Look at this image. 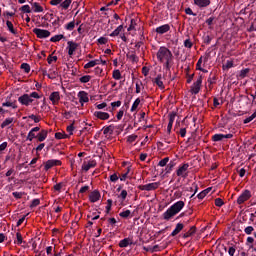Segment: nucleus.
Segmentation results:
<instances>
[{"mask_svg": "<svg viewBox=\"0 0 256 256\" xmlns=\"http://www.w3.org/2000/svg\"><path fill=\"white\" fill-rule=\"evenodd\" d=\"M185 207V202L183 200L175 202L171 207H169L164 213H163V219L165 221H169L170 219H173L175 215L178 213H181V210Z\"/></svg>", "mask_w": 256, "mask_h": 256, "instance_id": "1", "label": "nucleus"}, {"mask_svg": "<svg viewBox=\"0 0 256 256\" xmlns=\"http://www.w3.org/2000/svg\"><path fill=\"white\" fill-rule=\"evenodd\" d=\"M156 57L158 61H160V63H163L164 61L173 59V53L171 52V50H169V48L161 46L156 53Z\"/></svg>", "mask_w": 256, "mask_h": 256, "instance_id": "2", "label": "nucleus"}, {"mask_svg": "<svg viewBox=\"0 0 256 256\" xmlns=\"http://www.w3.org/2000/svg\"><path fill=\"white\" fill-rule=\"evenodd\" d=\"M251 197H253V194L250 192V190L245 189L238 196L236 203L238 205H243V203H246V201H249V199H251Z\"/></svg>", "mask_w": 256, "mask_h": 256, "instance_id": "3", "label": "nucleus"}, {"mask_svg": "<svg viewBox=\"0 0 256 256\" xmlns=\"http://www.w3.org/2000/svg\"><path fill=\"white\" fill-rule=\"evenodd\" d=\"M33 34L38 37V39H47V37H51V32L49 30L34 28Z\"/></svg>", "mask_w": 256, "mask_h": 256, "instance_id": "4", "label": "nucleus"}, {"mask_svg": "<svg viewBox=\"0 0 256 256\" xmlns=\"http://www.w3.org/2000/svg\"><path fill=\"white\" fill-rule=\"evenodd\" d=\"M188 169H189V163H185L182 166H179V168L176 171L177 177H182L183 179H187L189 175L187 173Z\"/></svg>", "mask_w": 256, "mask_h": 256, "instance_id": "5", "label": "nucleus"}, {"mask_svg": "<svg viewBox=\"0 0 256 256\" xmlns=\"http://www.w3.org/2000/svg\"><path fill=\"white\" fill-rule=\"evenodd\" d=\"M159 185V182H153L145 185H139L138 189H140V191H155V189H159Z\"/></svg>", "mask_w": 256, "mask_h": 256, "instance_id": "6", "label": "nucleus"}, {"mask_svg": "<svg viewBox=\"0 0 256 256\" xmlns=\"http://www.w3.org/2000/svg\"><path fill=\"white\" fill-rule=\"evenodd\" d=\"M203 83V77L199 76L196 82L191 86L192 95H197L201 91V85Z\"/></svg>", "mask_w": 256, "mask_h": 256, "instance_id": "7", "label": "nucleus"}, {"mask_svg": "<svg viewBox=\"0 0 256 256\" xmlns=\"http://www.w3.org/2000/svg\"><path fill=\"white\" fill-rule=\"evenodd\" d=\"M67 45L68 46L66 49L68 50V55L69 57H73V55H75V52L79 48V44L74 41H68Z\"/></svg>", "mask_w": 256, "mask_h": 256, "instance_id": "8", "label": "nucleus"}, {"mask_svg": "<svg viewBox=\"0 0 256 256\" xmlns=\"http://www.w3.org/2000/svg\"><path fill=\"white\" fill-rule=\"evenodd\" d=\"M61 166V160H47L44 165L45 171H49V169H53V167H58Z\"/></svg>", "mask_w": 256, "mask_h": 256, "instance_id": "9", "label": "nucleus"}, {"mask_svg": "<svg viewBox=\"0 0 256 256\" xmlns=\"http://www.w3.org/2000/svg\"><path fill=\"white\" fill-rule=\"evenodd\" d=\"M18 102L21 103L22 105H25V107H29V105L33 103V98H31L29 94H23L18 98Z\"/></svg>", "mask_w": 256, "mask_h": 256, "instance_id": "10", "label": "nucleus"}, {"mask_svg": "<svg viewBox=\"0 0 256 256\" xmlns=\"http://www.w3.org/2000/svg\"><path fill=\"white\" fill-rule=\"evenodd\" d=\"M39 131H41L39 126L32 128L27 135L26 141H33L34 139H37L36 133H39Z\"/></svg>", "mask_w": 256, "mask_h": 256, "instance_id": "11", "label": "nucleus"}, {"mask_svg": "<svg viewBox=\"0 0 256 256\" xmlns=\"http://www.w3.org/2000/svg\"><path fill=\"white\" fill-rule=\"evenodd\" d=\"M97 167V160H89L88 162H83L82 169L83 171H89V169H93Z\"/></svg>", "mask_w": 256, "mask_h": 256, "instance_id": "12", "label": "nucleus"}, {"mask_svg": "<svg viewBox=\"0 0 256 256\" xmlns=\"http://www.w3.org/2000/svg\"><path fill=\"white\" fill-rule=\"evenodd\" d=\"M223 139H233V134H214L212 136V141L219 142Z\"/></svg>", "mask_w": 256, "mask_h": 256, "instance_id": "13", "label": "nucleus"}, {"mask_svg": "<svg viewBox=\"0 0 256 256\" xmlns=\"http://www.w3.org/2000/svg\"><path fill=\"white\" fill-rule=\"evenodd\" d=\"M169 31H171V26L169 24H164L155 29V32L158 35H165V33H169Z\"/></svg>", "mask_w": 256, "mask_h": 256, "instance_id": "14", "label": "nucleus"}, {"mask_svg": "<svg viewBox=\"0 0 256 256\" xmlns=\"http://www.w3.org/2000/svg\"><path fill=\"white\" fill-rule=\"evenodd\" d=\"M49 99L53 105H59V101H61V94L58 91L52 92Z\"/></svg>", "mask_w": 256, "mask_h": 256, "instance_id": "15", "label": "nucleus"}, {"mask_svg": "<svg viewBox=\"0 0 256 256\" xmlns=\"http://www.w3.org/2000/svg\"><path fill=\"white\" fill-rule=\"evenodd\" d=\"M101 199V193L98 190H94L89 195V201L91 203H97Z\"/></svg>", "mask_w": 256, "mask_h": 256, "instance_id": "16", "label": "nucleus"}, {"mask_svg": "<svg viewBox=\"0 0 256 256\" xmlns=\"http://www.w3.org/2000/svg\"><path fill=\"white\" fill-rule=\"evenodd\" d=\"M194 5L200 9H205V7H209V5H211V0H194Z\"/></svg>", "mask_w": 256, "mask_h": 256, "instance_id": "17", "label": "nucleus"}, {"mask_svg": "<svg viewBox=\"0 0 256 256\" xmlns=\"http://www.w3.org/2000/svg\"><path fill=\"white\" fill-rule=\"evenodd\" d=\"M94 117H97V119H100L101 121H107V119H109L110 115L107 112L95 111Z\"/></svg>", "mask_w": 256, "mask_h": 256, "instance_id": "18", "label": "nucleus"}, {"mask_svg": "<svg viewBox=\"0 0 256 256\" xmlns=\"http://www.w3.org/2000/svg\"><path fill=\"white\" fill-rule=\"evenodd\" d=\"M78 98L81 105H83V103H89V96H87V92L85 91H80L78 93Z\"/></svg>", "mask_w": 256, "mask_h": 256, "instance_id": "19", "label": "nucleus"}, {"mask_svg": "<svg viewBox=\"0 0 256 256\" xmlns=\"http://www.w3.org/2000/svg\"><path fill=\"white\" fill-rule=\"evenodd\" d=\"M48 131L43 129L41 130L37 135H36V139H38L39 143H43V141H45V139H47V135H48Z\"/></svg>", "mask_w": 256, "mask_h": 256, "instance_id": "20", "label": "nucleus"}, {"mask_svg": "<svg viewBox=\"0 0 256 256\" xmlns=\"http://www.w3.org/2000/svg\"><path fill=\"white\" fill-rule=\"evenodd\" d=\"M129 245H133V240L131 238H124L119 242V247H121V249L129 247Z\"/></svg>", "mask_w": 256, "mask_h": 256, "instance_id": "21", "label": "nucleus"}, {"mask_svg": "<svg viewBox=\"0 0 256 256\" xmlns=\"http://www.w3.org/2000/svg\"><path fill=\"white\" fill-rule=\"evenodd\" d=\"M185 225L183 223H178L175 227V229L170 234V237H176V235H179L180 231H183Z\"/></svg>", "mask_w": 256, "mask_h": 256, "instance_id": "22", "label": "nucleus"}, {"mask_svg": "<svg viewBox=\"0 0 256 256\" xmlns=\"http://www.w3.org/2000/svg\"><path fill=\"white\" fill-rule=\"evenodd\" d=\"M197 233V227L192 226L186 233L183 234V239H189V237H193Z\"/></svg>", "mask_w": 256, "mask_h": 256, "instance_id": "23", "label": "nucleus"}, {"mask_svg": "<svg viewBox=\"0 0 256 256\" xmlns=\"http://www.w3.org/2000/svg\"><path fill=\"white\" fill-rule=\"evenodd\" d=\"M175 165H177V162H175V160H172L168 164H166V168H165L166 175L171 173V171H173V169L175 168Z\"/></svg>", "mask_w": 256, "mask_h": 256, "instance_id": "24", "label": "nucleus"}, {"mask_svg": "<svg viewBox=\"0 0 256 256\" xmlns=\"http://www.w3.org/2000/svg\"><path fill=\"white\" fill-rule=\"evenodd\" d=\"M163 77L161 74H158L157 77L154 80V83L159 87V89H165V85L163 84V81L161 80Z\"/></svg>", "mask_w": 256, "mask_h": 256, "instance_id": "25", "label": "nucleus"}, {"mask_svg": "<svg viewBox=\"0 0 256 256\" xmlns=\"http://www.w3.org/2000/svg\"><path fill=\"white\" fill-rule=\"evenodd\" d=\"M32 9L34 13H43V8L39 2L32 3Z\"/></svg>", "mask_w": 256, "mask_h": 256, "instance_id": "26", "label": "nucleus"}, {"mask_svg": "<svg viewBox=\"0 0 256 256\" xmlns=\"http://www.w3.org/2000/svg\"><path fill=\"white\" fill-rule=\"evenodd\" d=\"M127 59H130L132 63H137L139 61V57L135 55V51L126 54Z\"/></svg>", "mask_w": 256, "mask_h": 256, "instance_id": "27", "label": "nucleus"}, {"mask_svg": "<svg viewBox=\"0 0 256 256\" xmlns=\"http://www.w3.org/2000/svg\"><path fill=\"white\" fill-rule=\"evenodd\" d=\"M15 121V118H6L2 123H1V129H5V127H9Z\"/></svg>", "mask_w": 256, "mask_h": 256, "instance_id": "28", "label": "nucleus"}, {"mask_svg": "<svg viewBox=\"0 0 256 256\" xmlns=\"http://www.w3.org/2000/svg\"><path fill=\"white\" fill-rule=\"evenodd\" d=\"M217 82V74L211 72L209 77H208V83L209 85H214V83Z\"/></svg>", "mask_w": 256, "mask_h": 256, "instance_id": "29", "label": "nucleus"}, {"mask_svg": "<svg viewBox=\"0 0 256 256\" xmlns=\"http://www.w3.org/2000/svg\"><path fill=\"white\" fill-rule=\"evenodd\" d=\"M6 25L8 27V31H10V33H12L13 35H17V30H15V28L13 27L12 21L7 20Z\"/></svg>", "mask_w": 256, "mask_h": 256, "instance_id": "30", "label": "nucleus"}, {"mask_svg": "<svg viewBox=\"0 0 256 256\" xmlns=\"http://www.w3.org/2000/svg\"><path fill=\"white\" fill-rule=\"evenodd\" d=\"M121 31H123V25H119V26L110 34V37H118V35L121 34Z\"/></svg>", "mask_w": 256, "mask_h": 256, "instance_id": "31", "label": "nucleus"}, {"mask_svg": "<svg viewBox=\"0 0 256 256\" xmlns=\"http://www.w3.org/2000/svg\"><path fill=\"white\" fill-rule=\"evenodd\" d=\"M249 71H251L249 68L242 69L238 75L239 79H245L249 75Z\"/></svg>", "mask_w": 256, "mask_h": 256, "instance_id": "32", "label": "nucleus"}, {"mask_svg": "<svg viewBox=\"0 0 256 256\" xmlns=\"http://www.w3.org/2000/svg\"><path fill=\"white\" fill-rule=\"evenodd\" d=\"M61 39H65V36L63 34H58L50 38L51 43H57L61 41Z\"/></svg>", "mask_w": 256, "mask_h": 256, "instance_id": "33", "label": "nucleus"}, {"mask_svg": "<svg viewBox=\"0 0 256 256\" xmlns=\"http://www.w3.org/2000/svg\"><path fill=\"white\" fill-rule=\"evenodd\" d=\"M140 103H141V99H140V98H137V99L133 102L132 107H131V109H130L131 113H133L134 111H137V108L139 107Z\"/></svg>", "mask_w": 256, "mask_h": 256, "instance_id": "34", "label": "nucleus"}, {"mask_svg": "<svg viewBox=\"0 0 256 256\" xmlns=\"http://www.w3.org/2000/svg\"><path fill=\"white\" fill-rule=\"evenodd\" d=\"M71 3H73V0H65L64 2H61L60 7L62 9L67 10V9H69Z\"/></svg>", "mask_w": 256, "mask_h": 256, "instance_id": "35", "label": "nucleus"}, {"mask_svg": "<svg viewBox=\"0 0 256 256\" xmlns=\"http://www.w3.org/2000/svg\"><path fill=\"white\" fill-rule=\"evenodd\" d=\"M104 135H113V125L107 126L103 128Z\"/></svg>", "mask_w": 256, "mask_h": 256, "instance_id": "36", "label": "nucleus"}, {"mask_svg": "<svg viewBox=\"0 0 256 256\" xmlns=\"http://www.w3.org/2000/svg\"><path fill=\"white\" fill-rule=\"evenodd\" d=\"M112 77L116 81H119L121 79V71L119 69L114 70L113 73H112Z\"/></svg>", "mask_w": 256, "mask_h": 256, "instance_id": "37", "label": "nucleus"}, {"mask_svg": "<svg viewBox=\"0 0 256 256\" xmlns=\"http://www.w3.org/2000/svg\"><path fill=\"white\" fill-rule=\"evenodd\" d=\"M120 217H122V219H128V217L131 216V210H124L122 212H120Z\"/></svg>", "mask_w": 256, "mask_h": 256, "instance_id": "38", "label": "nucleus"}, {"mask_svg": "<svg viewBox=\"0 0 256 256\" xmlns=\"http://www.w3.org/2000/svg\"><path fill=\"white\" fill-rule=\"evenodd\" d=\"M16 243H17V245H22V243H27V242H25V241H23V236L20 234V232H17L16 233Z\"/></svg>", "mask_w": 256, "mask_h": 256, "instance_id": "39", "label": "nucleus"}, {"mask_svg": "<svg viewBox=\"0 0 256 256\" xmlns=\"http://www.w3.org/2000/svg\"><path fill=\"white\" fill-rule=\"evenodd\" d=\"M209 191H211V188H208V189L203 190L202 192H200L197 195L198 199H205V197H207V193H209Z\"/></svg>", "mask_w": 256, "mask_h": 256, "instance_id": "40", "label": "nucleus"}, {"mask_svg": "<svg viewBox=\"0 0 256 256\" xmlns=\"http://www.w3.org/2000/svg\"><path fill=\"white\" fill-rule=\"evenodd\" d=\"M20 69H23L25 73H29L31 71V66L28 63H22Z\"/></svg>", "mask_w": 256, "mask_h": 256, "instance_id": "41", "label": "nucleus"}, {"mask_svg": "<svg viewBox=\"0 0 256 256\" xmlns=\"http://www.w3.org/2000/svg\"><path fill=\"white\" fill-rule=\"evenodd\" d=\"M167 163H169V157H165L164 159L160 160L158 166L167 167Z\"/></svg>", "mask_w": 256, "mask_h": 256, "instance_id": "42", "label": "nucleus"}, {"mask_svg": "<svg viewBox=\"0 0 256 256\" xmlns=\"http://www.w3.org/2000/svg\"><path fill=\"white\" fill-rule=\"evenodd\" d=\"M203 43H205L206 45L211 44V41H213V38L209 35H204L202 37Z\"/></svg>", "mask_w": 256, "mask_h": 256, "instance_id": "43", "label": "nucleus"}, {"mask_svg": "<svg viewBox=\"0 0 256 256\" xmlns=\"http://www.w3.org/2000/svg\"><path fill=\"white\" fill-rule=\"evenodd\" d=\"M97 65V61L91 60L84 65V69H91V67H95Z\"/></svg>", "mask_w": 256, "mask_h": 256, "instance_id": "44", "label": "nucleus"}, {"mask_svg": "<svg viewBox=\"0 0 256 256\" xmlns=\"http://www.w3.org/2000/svg\"><path fill=\"white\" fill-rule=\"evenodd\" d=\"M80 83H89L91 81V76L90 75H85L80 77L79 79Z\"/></svg>", "mask_w": 256, "mask_h": 256, "instance_id": "45", "label": "nucleus"}, {"mask_svg": "<svg viewBox=\"0 0 256 256\" xmlns=\"http://www.w3.org/2000/svg\"><path fill=\"white\" fill-rule=\"evenodd\" d=\"M65 29L67 31H73V29H75V21H71L68 24H66Z\"/></svg>", "mask_w": 256, "mask_h": 256, "instance_id": "46", "label": "nucleus"}, {"mask_svg": "<svg viewBox=\"0 0 256 256\" xmlns=\"http://www.w3.org/2000/svg\"><path fill=\"white\" fill-rule=\"evenodd\" d=\"M111 207H113V200L108 199L106 205V213L109 214L111 212Z\"/></svg>", "mask_w": 256, "mask_h": 256, "instance_id": "47", "label": "nucleus"}, {"mask_svg": "<svg viewBox=\"0 0 256 256\" xmlns=\"http://www.w3.org/2000/svg\"><path fill=\"white\" fill-rule=\"evenodd\" d=\"M20 11H22V13H31V6L29 5H23L20 8Z\"/></svg>", "mask_w": 256, "mask_h": 256, "instance_id": "48", "label": "nucleus"}, {"mask_svg": "<svg viewBox=\"0 0 256 256\" xmlns=\"http://www.w3.org/2000/svg\"><path fill=\"white\" fill-rule=\"evenodd\" d=\"M67 137H69L67 134H63L61 132L55 133V139H67Z\"/></svg>", "mask_w": 256, "mask_h": 256, "instance_id": "49", "label": "nucleus"}, {"mask_svg": "<svg viewBox=\"0 0 256 256\" xmlns=\"http://www.w3.org/2000/svg\"><path fill=\"white\" fill-rule=\"evenodd\" d=\"M171 63H173V59L165 60L164 67L167 69V71L171 70Z\"/></svg>", "mask_w": 256, "mask_h": 256, "instance_id": "50", "label": "nucleus"}, {"mask_svg": "<svg viewBox=\"0 0 256 256\" xmlns=\"http://www.w3.org/2000/svg\"><path fill=\"white\" fill-rule=\"evenodd\" d=\"M75 122H73L71 125L67 126L66 131L69 133V135H73V131H75Z\"/></svg>", "mask_w": 256, "mask_h": 256, "instance_id": "51", "label": "nucleus"}, {"mask_svg": "<svg viewBox=\"0 0 256 256\" xmlns=\"http://www.w3.org/2000/svg\"><path fill=\"white\" fill-rule=\"evenodd\" d=\"M233 67V61L227 60L225 64H223V69H231Z\"/></svg>", "mask_w": 256, "mask_h": 256, "instance_id": "52", "label": "nucleus"}, {"mask_svg": "<svg viewBox=\"0 0 256 256\" xmlns=\"http://www.w3.org/2000/svg\"><path fill=\"white\" fill-rule=\"evenodd\" d=\"M215 205H216V207H223V205H225V202H223V199H221V198H216Z\"/></svg>", "mask_w": 256, "mask_h": 256, "instance_id": "53", "label": "nucleus"}, {"mask_svg": "<svg viewBox=\"0 0 256 256\" xmlns=\"http://www.w3.org/2000/svg\"><path fill=\"white\" fill-rule=\"evenodd\" d=\"M253 231H255V228H253V226H247L244 229V233H246V235H251V233H253Z\"/></svg>", "mask_w": 256, "mask_h": 256, "instance_id": "54", "label": "nucleus"}, {"mask_svg": "<svg viewBox=\"0 0 256 256\" xmlns=\"http://www.w3.org/2000/svg\"><path fill=\"white\" fill-rule=\"evenodd\" d=\"M184 47H186V49H191L193 47V42H191L190 39H186L184 41Z\"/></svg>", "mask_w": 256, "mask_h": 256, "instance_id": "55", "label": "nucleus"}, {"mask_svg": "<svg viewBox=\"0 0 256 256\" xmlns=\"http://www.w3.org/2000/svg\"><path fill=\"white\" fill-rule=\"evenodd\" d=\"M127 141H128V143H135V141H137V135L132 134V135L128 136Z\"/></svg>", "mask_w": 256, "mask_h": 256, "instance_id": "56", "label": "nucleus"}, {"mask_svg": "<svg viewBox=\"0 0 256 256\" xmlns=\"http://www.w3.org/2000/svg\"><path fill=\"white\" fill-rule=\"evenodd\" d=\"M29 119H32V121H34V123H39L41 121V117H38L34 114L28 116Z\"/></svg>", "mask_w": 256, "mask_h": 256, "instance_id": "57", "label": "nucleus"}, {"mask_svg": "<svg viewBox=\"0 0 256 256\" xmlns=\"http://www.w3.org/2000/svg\"><path fill=\"white\" fill-rule=\"evenodd\" d=\"M12 195L16 199H22L23 195H25V193H23V192H13Z\"/></svg>", "mask_w": 256, "mask_h": 256, "instance_id": "58", "label": "nucleus"}, {"mask_svg": "<svg viewBox=\"0 0 256 256\" xmlns=\"http://www.w3.org/2000/svg\"><path fill=\"white\" fill-rule=\"evenodd\" d=\"M109 41V39H107L106 37H100L98 39V43L99 45H107V42Z\"/></svg>", "mask_w": 256, "mask_h": 256, "instance_id": "59", "label": "nucleus"}, {"mask_svg": "<svg viewBox=\"0 0 256 256\" xmlns=\"http://www.w3.org/2000/svg\"><path fill=\"white\" fill-rule=\"evenodd\" d=\"M50 73L48 74V79H56L58 73L57 71H52V70H49Z\"/></svg>", "mask_w": 256, "mask_h": 256, "instance_id": "60", "label": "nucleus"}, {"mask_svg": "<svg viewBox=\"0 0 256 256\" xmlns=\"http://www.w3.org/2000/svg\"><path fill=\"white\" fill-rule=\"evenodd\" d=\"M40 203H41V200H39V199H34V200H32V203H31V205H30L31 209H33V207L39 206Z\"/></svg>", "mask_w": 256, "mask_h": 256, "instance_id": "61", "label": "nucleus"}, {"mask_svg": "<svg viewBox=\"0 0 256 256\" xmlns=\"http://www.w3.org/2000/svg\"><path fill=\"white\" fill-rule=\"evenodd\" d=\"M235 251H237L235 246H230L229 249H228V255L235 256Z\"/></svg>", "mask_w": 256, "mask_h": 256, "instance_id": "62", "label": "nucleus"}, {"mask_svg": "<svg viewBox=\"0 0 256 256\" xmlns=\"http://www.w3.org/2000/svg\"><path fill=\"white\" fill-rule=\"evenodd\" d=\"M119 197L122 201H125L127 199V190H122Z\"/></svg>", "mask_w": 256, "mask_h": 256, "instance_id": "63", "label": "nucleus"}, {"mask_svg": "<svg viewBox=\"0 0 256 256\" xmlns=\"http://www.w3.org/2000/svg\"><path fill=\"white\" fill-rule=\"evenodd\" d=\"M48 64L51 65V63H53V61H57V56H51L49 55L47 58Z\"/></svg>", "mask_w": 256, "mask_h": 256, "instance_id": "64", "label": "nucleus"}]
</instances>
